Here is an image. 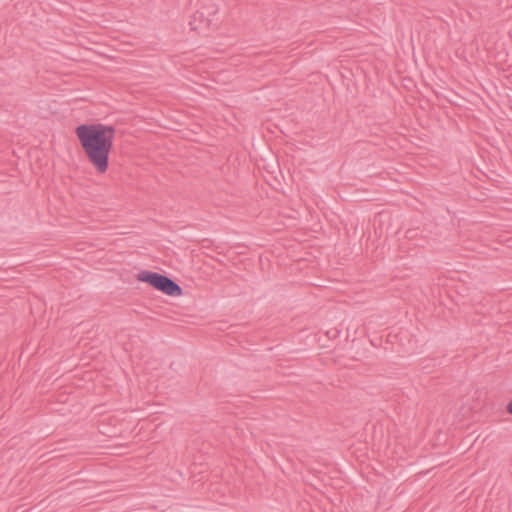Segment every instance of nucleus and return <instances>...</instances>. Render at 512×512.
Instances as JSON below:
<instances>
[{"label": "nucleus", "mask_w": 512, "mask_h": 512, "mask_svg": "<svg viewBox=\"0 0 512 512\" xmlns=\"http://www.w3.org/2000/svg\"><path fill=\"white\" fill-rule=\"evenodd\" d=\"M196 11L202 12L204 14L206 17V23H216L218 7L214 3H203L202 6Z\"/></svg>", "instance_id": "4"}, {"label": "nucleus", "mask_w": 512, "mask_h": 512, "mask_svg": "<svg viewBox=\"0 0 512 512\" xmlns=\"http://www.w3.org/2000/svg\"><path fill=\"white\" fill-rule=\"evenodd\" d=\"M76 137L88 162L98 174L109 168L116 128L103 123H84L75 128Z\"/></svg>", "instance_id": "1"}, {"label": "nucleus", "mask_w": 512, "mask_h": 512, "mask_svg": "<svg viewBox=\"0 0 512 512\" xmlns=\"http://www.w3.org/2000/svg\"><path fill=\"white\" fill-rule=\"evenodd\" d=\"M140 282L147 283L154 289L168 295L180 296L183 293L181 286L165 274L154 271L142 270L136 275Z\"/></svg>", "instance_id": "2"}, {"label": "nucleus", "mask_w": 512, "mask_h": 512, "mask_svg": "<svg viewBox=\"0 0 512 512\" xmlns=\"http://www.w3.org/2000/svg\"><path fill=\"white\" fill-rule=\"evenodd\" d=\"M418 235V229L417 228H413V229H408L405 233V237L407 239H415Z\"/></svg>", "instance_id": "5"}, {"label": "nucleus", "mask_w": 512, "mask_h": 512, "mask_svg": "<svg viewBox=\"0 0 512 512\" xmlns=\"http://www.w3.org/2000/svg\"><path fill=\"white\" fill-rule=\"evenodd\" d=\"M505 410L509 415H512V399L507 403Z\"/></svg>", "instance_id": "6"}, {"label": "nucleus", "mask_w": 512, "mask_h": 512, "mask_svg": "<svg viewBox=\"0 0 512 512\" xmlns=\"http://www.w3.org/2000/svg\"><path fill=\"white\" fill-rule=\"evenodd\" d=\"M189 26L191 30L196 31L198 33H204L212 26H216V23H206V17L202 12H195L189 21Z\"/></svg>", "instance_id": "3"}]
</instances>
